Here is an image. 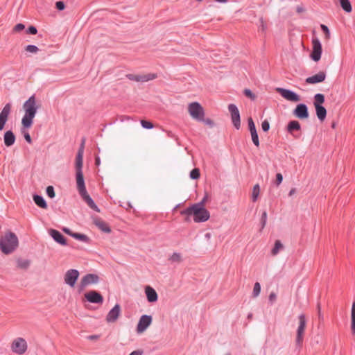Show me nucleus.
<instances>
[{"label": "nucleus", "instance_id": "b1692460", "mask_svg": "<svg viewBox=\"0 0 355 355\" xmlns=\"http://www.w3.org/2000/svg\"><path fill=\"white\" fill-rule=\"evenodd\" d=\"M139 83H146L156 79L157 75L155 73H143L139 74Z\"/></svg>", "mask_w": 355, "mask_h": 355}, {"label": "nucleus", "instance_id": "a211bd4d", "mask_svg": "<svg viewBox=\"0 0 355 355\" xmlns=\"http://www.w3.org/2000/svg\"><path fill=\"white\" fill-rule=\"evenodd\" d=\"M326 73L324 71H320L315 75L309 77L306 79V83L308 84H316L322 83L325 80Z\"/></svg>", "mask_w": 355, "mask_h": 355}, {"label": "nucleus", "instance_id": "6e6552de", "mask_svg": "<svg viewBox=\"0 0 355 355\" xmlns=\"http://www.w3.org/2000/svg\"><path fill=\"white\" fill-rule=\"evenodd\" d=\"M299 320V326L297 329V336H296V344L298 345H301L303 340V336L306 328V320L305 315L304 314H301L298 317Z\"/></svg>", "mask_w": 355, "mask_h": 355}, {"label": "nucleus", "instance_id": "0eeeda50", "mask_svg": "<svg viewBox=\"0 0 355 355\" xmlns=\"http://www.w3.org/2000/svg\"><path fill=\"white\" fill-rule=\"evenodd\" d=\"M276 92L288 101L296 103L301 101L300 96L291 90L277 87L276 88Z\"/></svg>", "mask_w": 355, "mask_h": 355}, {"label": "nucleus", "instance_id": "69168bd1", "mask_svg": "<svg viewBox=\"0 0 355 355\" xmlns=\"http://www.w3.org/2000/svg\"><path fill=\"white\" fill-rule=\"evenodd\" d=\"M207 123H211V121L210 120H207Z\"/></svg>", "mask_w": 355, "mask_h": 355}, {"label": "nucleus", "instance_id": "1a4fd4ad", "mask_svg": "<svg viewBox=\"0 0 355 355\" xmlns=\"http://www.w3.org/2000/svg\"><path fill=\"white\" fill-rule=\"evenodd\" d=\"M99 277L95 274H87L83 276L80 280L79 290L82 291L89 285L96 284L98 282Z\"/></svg>", "mask_w": 355, "mask_h": 355}, {"label": "nucleus", "instance_id": "393cba45", "mask_svg": "<svg viewBox=\"0 0 355 355\" xmlns=\"http://www.w3.org/2000/svg\"><path fill=\"white\" fill-rule=\"evenodd\" d=\"M316 115L320 121H323L327 115V110L322 105H316L315 107Z\"/></svg>", "mask_w": 355, "mask_h": 355}, {"label": "nucleus", "instance_id": "338daca9", "mask_svg": "<svg viewBox=\"0 0 355 355\" xmlns=\"http://www.w3.org/2000/svg\"><path fill=\"white\" fill-rule=\"evenodd\" d=\"M197 1H199V2H200V1H202V0H197Z\"/></svg>", "mask_w": 355, "mask_h": 355}, {"label": "nucleus", "instance_id": "c756f323", "mask_svg": "<svg viewBox=\"0 0 355 355\" xmlns=\"http://www.w3.org/2000/svg\"><path fill=\"white\" fill-rule=\"evenodd\" d=\"M342 8L347 12H351L352 10L351 3L349 0H340Z\"/></svg>", "mask_w": 355, "mask_h": 355}, {"label": "nucleus", "instance_id": "2f4dec72", "mask_svg": "<svg viewBox=\"0 0 355 355\" xmlns=\"http://www.w3.org/2000/svg\"><path fill=\"white\" fill-rule=\"evenodd\" d=\"M324 102V96L322 94H317L314 96V106L316 105H322V104Z\"/></svg>", "mask_w": 355, "mask_h": 355}, {"label": "nucleus", "instance_id": "13d9d810", "mask_svg": "<svg viewBox=\"0 0 355 355\" xmlns=\"http://www.w3.org/2000/svg\"><path fill=\"white\" fill-rule=\"evenodd\" d=\"M207 200V195L206 194L205 196L202 200V201L200 202H199L198 204H202V207H205V205L206 203Z\"/></svg>", "mask_w": 355, "mask_h": 355}, {"label": "nucleus", "instance_id": "de8ad7c7", "mask_svg": "<svg viewBox=\"0 0 355 355\" xmlns=\"http://www.w3.org/2000/svg\"><path fill=\"white\" fill-rule=\"evenodd\" d=\"M261 128L264 132H267L270 128L269 122L266 120L263 121L261 124Z\"/></svg>", "mask_w": 355, "mask_h": 355}, {"label": "nucleus", "instance_id": "8fccbe9b", "mask_svg": "<svg viewBox=\"0 0 355 355\" xmlns=\"http://www.w3.org/2000/svg\"><path fill=\"white\" fill-rule=\"evenodd\" d=\"M282 180H283L282 175L281 173H277L276 175V180H275L277 185L279 186L282 183Z\"/></svg>", "mask_w": 355, "mask_h": 355}, {"label": "nucleus", "instance_id": "680f3d73", "mask_svg": "<svg viewBox=\"0 0 355 355\" xmlns=\"http://www.w3.org/2000/svg\"><path fill=\"white\" fill-rule=\"evenodd\" d=\"M95 164L96 166H99L100 164H101V160H100V158L98 157H96V159H95Z\"/></svg>", "mask_w": 355, "mask_h": 355}, {"label": "nucleus", "instance_id": "72a5a7b5", "mask_svg": "<svg viewBox=\"0 0 355 355\" xmlns=\"http://www.w3.org/2000/svg\"><path fill=\"white\" fill-rule=\"evenodd\" d=\"M169 260L173 263H180L182 259L180 253L175 252L170 257Z\"/></svg>", "mask_w": 355, "mask_h": 355}, {"label": "nucleus", "instance_id": "bf43d9fd", "mask_svg": "<svg viewBox=\"0 0 355 355\" xmlns=\"http://www.w3.org/2000/svg\"><path fill=\"white\" fill-rule=\"evenodd\" d=\"M63 231H64L66 234H69V235H70V236H72V234H73V233L72 232H71V230H70L69 229H68V228H64V229H63Z\"/></svg>", "mask_w": 355, "mask_h": 355}, {"label": "nucleus", "instance_id": "20e7f679", "mask_svg": "<svg viewBox=\"0 0 355 355\" xmlns=\"http://www.w3.org/2000/svg\"><path fill=\"white\" fill-rule=\"evenodd\" d=\"M76 180L77 189L82 198L91 209L99 212L100 211L98 207L96 205L86 190L83 171L76 172Z\"/></svg>", "mask_w": 355, "mask_h": 355}, {"label": "nucleus", "instance_id": "6e6d98bb", "mask_svg": "<svg viewBox=\"0 0 355 355\" xmlns=\"http://www.w3.org/2000/svg\"><path fill=\"white\" fill-rule=\"evenodd\" d=\"M99 338L100 336L98 335H91L88 336V339L91 340H97Z\"/></svg>", "mask_w": 355, "mask_h": 355}, {"label": "nucleus", "instance_id": "4c0bfd02", "mask_svg": "<svg viewBox=\"0 0 355 355\" xmlns=\"http://www.w3.org/2000/svg\"><path fill=\"white\" fill-rule=\"evenodd\" d=\"M261 291V286L259 282H256L254 285L252 295L254 297H257Z\"/></svg>", "mask_w": 355, "mask_h": 355}, {"label": "nucleus", "instance_id": "9b49d317", "mask_svg": "<svg viewBox=\"0 0 355 355\" xmlns=\"http://www.w3.org/2000/svg\"><path fill=\"white\" fill-rule=\"evenodd\" d=\"M79 275V272L77 270L70 269L67 270L64 277L65 284L71 287H74Z\"/></svg>", "mask_w": 355, "mask_h": 355}, {"label": "nucleus", "instance_id": "5701e85b", "mask_svg": "<svg viewBox=\"0 0 355 355\" xmlns=\"http://www.w3.org/2000/svg\"><path fill=\"white\" fill-rule=\"evenodd\" d=\"M3 141L5 145L8 147L12 146L15 144V136L11 130H8L5 132Z\"/></svg>", "mask_w": 355, "mask_h": 355}, {"label": "nucleus", "instance_id": "864d4df0", "mask_svg": "<svg viewBox=\"0 0 355 355\" xmlns=\"http://www.w3.org/2000/svg\"><path fill=\"white\" fill-rule=\"evenodd\" d=\"M28 31L29 33H31L32 35H35L37 33V32L36 28L34 27V26H30L28 28Z\"/></svg>", "mask_w": 355, "mask_h": 355}, {"label": "nucleus", "instance_id": "c85d7f7f", "mask_svg": "<svg viewBox=\"0 0 355 355\" xmlns=\"http://www.w3.org/2000/svg\"><path fill=\"white\" fill-rule=\"evenodd\" d=\"M351 330L355 334V302L352 303L351 311Z\"/></svg>", "mask_w": 355, "mask_h": 355}, {"label": "nucleus", "instance_id": "ea45409f", "mask_svg": "<svg viewBox=\"0 0 355 355\" xmlns=\"http://www.w3.org/2000/svg\"><path fill=\"white\" fill-rule=\"evenodd\" d=\"M25 50L27 52H29L31 53H37L39 51V49L35 45H28L26 46Z\"/></svg>", "mask_w": 355, "mask_h": 355}, {"label": "nucleus", "instance_id": "3c124183", "mask_svg": "<svg viewBox=\"0 0 355 355\" xmlns=\"http://www.w3.org/2000/svg\"><path fill=\"white\" fill-rule=\"evenodd\" d=\"M267 214L264 211L261 216L262 228H263L266 223Z\"/></svg>", "mask_w": 355, "mask_h": 355}, {"label": "nucleus", "instance_id": "f3484780", "mask_svg": "<svg viewBox=\"0 0 355 355\" xmlns=\"http://www.w3.org/2000/svg\"><path fill=\"white\" fill-rule=\"evenodd\" d=\"M121 314V307L119 304H116L107 313L106 321L107 322H114Z\"/></svg>", "mask_w": 355, "mask_h": 355}, {"label": "nucleus", "instance_id": "c03bdc74", "mask_svg": "<svg viewBox=\"0 0 355 355\" xmlns=\"http://www.w3.org/2000/svg\"><path fill=\"white\" fill-rule=\"evenodd\" d=\"M46 193L51 198H53L55 197V194L54 189L52 186L47 187Z\"/></svg>", "mask_w": 355, "mask_h": 355}, {"label": "nucleus", "instance_id": "9d476101", "mask_svg": "<svg viewBox=\"0 0 355 355\" xmlns=\"http://www.w3.org/2000/svg\"><path fill=\"white\" fill-rule=\"evenodd\" d=\"M322 54V45L320 40L317 38H313L312 40V52L311 53V58L315 62L320 60Z\"/></svg>", "mask_w": 355, "mask_h": 355}, {"label": "nucleus", "instance_id": "5fc2aeb1", "mask_svg": "<svg viewBox=\"0 0 355 355\" xmlns=\"http://www.w3.org/2000/svg\"><path fill=\"white\" fill-rule=\"evenodd\" d=\"M276 294L275 293H271L269 295V300L272 302L276 300Z\"/></svg>", "mask_w": 355, "mask_h": 355}, {"label": "nucleus", "instance_id": "79ce46f5", "mask_svg": "<svg viewBox=\"0 0 355 355\" xmlns=\"http://www.w3.org/2000/svg\"><path fill=\"white\" fill-rule=\"evenodd\" d=\"M141 125L144 128L151 129L154 127L153 124L148 121L141 120Z\"/></svg>", "mask_w": 355, "mask_h": 355}, {"label": "nucleus", "instance_id": "f704fd0d", "mask_svg": "<svg viewBox=\"0 0 355 355\" xmlns=\"http://www.w3.org/2000/svg\"><path fill=\"white\" fill-rule=\"evenodd\" d=\"M72 237H73L76 239L84 241V242H87L89 240L88 237L86 235L78 234V233H73L72 234Z\"/></svg>", "mask_w": 355, "mask_h": 355}, {"label": "nucleus", "instance_id": "473e14b6", "mask_svg": "<svg viewBox=\"0 0 355 355\" xmlns=\"http://www.w3.org/2000/svg\"><path fill=\"white\" fill-rule=\"evenodd\" d=\"M260 193V187L258 184H255L253 187L252 192V200L253 202L257 201Z\"/></svg>", "mask_w": 355, "mask_h": 355}, {"label": "nucleus", "instance_id": "4468645a", "mask_svg": "<svg viewBox=\"0 0 355 355\" xmlns=\"http://www.w3.org/2000/svg\"><path fill=\"white\" fill-rule=\"evenodd\" d=\"M84 297L91 303L101 304L103 302V296L96 291H89L85 293Z\"/></svg>", "mask_w": 355, "mask_h": 355}, {"label": "nucleus", "instance_id": "0e129e2a", "mask_svg": "<svg viewBox=\"0 0 355 355\" xmlns=\"http://www.w3.org/2000/svg\"><path fill=\"white\" fill-rule=\"evenodd\" d=\"M215 1L217 2H219V3H226L227 1V0H215Z\"/></svg>", "mask_w": 355, "mask_h": 355}, {"label": "nucleus", "instance_id": "774afa93", "mask_svg": "<svg viewBox=\"0 0 355 355\" xmlns=\"http://www.w3.org/2000/svg\"><path fill=\"white\" fill-rule=\"evenodd\" d=\"M225 355H231V354H225Z\"/></svg>", "mask_w": 355, "mask_h": 355}, {"label": "nucleus", "instance_id": "f257e3e1", "mask_svg": "<svg viewBox=\"0 0 355 355\" xmlns=\"http://www.w3.org/2000/svg\"><path fill=\"white\" fill-rule=\"evenodd\" d=\"M39 107L40 106L37 105L34 95L31 96L23 104L24 114L21 119L22 132L24 134V139L29 144L32 143L31 137L29 133L24 130H28L32 126L33 119L36 116Z\"/></svg>", "mask_w": 355, "mask_h": 355}, {"label": "nucleus", "instance_id": "a18cd8bd", "mask_svg": "<svg viewBox=\"0 0 355 355\" xmlns=\"http://www.w3.org/2000/svg\"><path fill=\"white\" fill-rule=\"evenodd\" d=\"M127 78L130 80H132V81H135V82H137V83H139V74H128L127 75Z\"/></svg>", "mask_w": 355, "mask_h": 355}, {"label": "nucleus", "instance_id": "423d86ee", "mask_svg": "<svg viewBox=\"0 0 355 355\" xmlns=\"http://www.w3.org/2000/svg\"><path fill=\"white\" fill-rule=\"evenodd\" d=\"M12 351L17 354H24L28 348V345L23 338H17L11 343Z\"/></svg>", "mask_w": 355, "mask_h": 355}, {"label": "nucleus", "instance_id": "7c9ffc66", "mask_svg": "<svg viewBox=\"0 0 355 355\" xmlns=\"http://www.w3.org/2000/svg\"><path fill=\"white\" fill-rule=\"evenodd\" d=\"M17 267L21 269H27L30 266V261L27 259H19L17 261Z\"/></svg>", "mask_w": 355, "mask_h": 355}, {"label": "nucleus", "instance_id": "603ef678", "mask_svg": "<svg viewBox=\"0 0 355 355\" xmlns=\"http://www.w3.org/2000/svg\"><path fill=\"white\" fill-rule=\"evenodd\" d=\"M56 8L57 9L60 10H62L64 9V4L62 1H58L56 2Z\"/></svg>", "mask_w": 355, "mask_h": 355}, {"label": "nucleus", "instance_id": "7ed1b4c3", "mask_svg": "<svg viewBox=\"0 0 355 355\" xmlns=\"http://www.w3.org/2000/svg\"><path fill=\"white\" fill-rule=\"evenodd\" d=\"M181 214L193 216V220L196 223L205 222L210 217L209 211L202 207V204H193L187 209L182 210Z\"/></svg>", "mask_w": 355, "mask_h": 355}, {"label": "nucleus", "instance_id": "cd10ccee", "mask_svg": "<svg viewBox=\"0 0 355 355\" xmlns=\"http://www.w3.org/2000/svg\"><path fill=\"white\" fill-rule=\"evenodd\" d=\"M284 248L283 244L279 240H277L275 243L274 248L271 250L272 256H276Z\"/></svg>", "mask_w": 355, "mask_h": 355}, {"label": "nucleus", "instance_id": "58836bf2", "mask_svg": "<svg viewBox=\"0 0 355 355\" xmlns=\"http://www.w3.org/2000/svg\"><path fill=\"white\" fill-rule=\"evenodd\" d=\"M200 170L198 168H194L190 173V178L191 179L196 180L200 178Z\"/></svg>", "mask_w": 355, "mask_h": 355}, {"label": "nucleus", "instance_id": "e433bc0d", "mask_svg": "<svg viewBox=\"0 0 355 355\" xmlns=\"http://www.w3.org/2000/svg\"><path fill=\"white\" fill-rule=\"evenodd\" d=\"M245 96L252 101H254L257 98L256 95L249 89H245L243 91Z\"/></svg>", "mask_w": 355, "mask_h": 355}, {"label": "nucleus", "instance_id": "412c9836", "mask_svg": "<svg viewBox=\"0 0 355 355\" xmlns=\"http://www.w3.org/2000/svg\"><path fill=\"white\" fill-rule=\"evenodd\" d=\"M49 234L52 236V238L58 243L61 245H66V240L64 238L63 235L58 232V230L51 229L49 231Z\"/></svg>", "mask_w": 355, "mask_h": 355}, {"label": "nucleus", "instance_id": "a19ab883", "mask_svg": "<svg viewBox=\"0 0 355 355\" xmlns=\"http://www.w3.org/2000/svg\"><path fill=\"white\" fill-rule=\"evenodd\" d=\"M320 28H321V29L322 30V31L324 32V33L325 35V39L327 40H329V38H330V31H329L328 27L326 25L321 24L320 25Z\"/></svg>", "mask_w": 355, "mask_h": 355}, {"label": "nucleus", "instance_id": "2eb2a0df", "mask_svg": "<svg viewBox=\"0 0 355 355\" xmlns=\"http://www.w3.org/2000/svg\"><path fill=\"white\" fill-rule=\"evenodd\" d=\"M11 104L7 103L0 112V130H3L4 129L5 125L8 120V117L11 112Z\"/></svg>", "mask_w": 355, "mask_h": 355}, {"label": "nucleus", "instance_id": "f8f14e48", "mask_svg": "<svg viewBox=\"0 0 355 355\" xmlns=\"http://www.w3.org/2000/svg\"><path fill=\"white\" fill-rule=\"evenodd\" d=\"M153 318L150 315H143L137 324V332L138 334L144 333L147 328L151 324Z\"/></svg>", "mask_w": 355, "mask_h": 355}, {"label": "nucleus", "instance_id": "37998d69", "mask_svg": "<svg viewBox=\"0 0 355 355\" xmlns=\"http://www.w3.org/2000/svg\"><path fill=\"white\" fill-rule=\"evenodd\" d=\"M248 122L250 132H252L257 131L254 123L251 117L248 119Z\"/></svg>", "mask_w": 355, "mask_h": 355}, {"label": "nucleus", "instance_id": "bb28decb", "mask_svg": "<svg viewBox=\"0 0 355 355\" xmlns=\"http://www.w3.org/2000/svg\"><path fill=\"white\" fill-rule=\"evenodd\" d=\"M33 200H34V202H35V204L42 208V209H46L47 208V205H46V201L44 200V199L40 196H38V195H35L33 196Z\"/></svg>", "mask_w": 355, "mask_h": 355}, {"label": "nucleus", "instance_id": "49530a36", "mask_svg": "<svg viewBox=\"0 0 355 355\" xmlns=\"http://www.w3.org/2000/svg\"><path fill=\"white\" fill-rule=\"evenodd\" d=\"M259 22H260L259 29L262 32H265L267 28L266 23L263 21V19L262 18H261L259 19Z\"/></svg>", "mask_w": 355, "mask_h": 355}, {"label": "nucleus", "instance_id": "4d7b16f0", "mask_svg": "<svg viewBox=\"0 0 355 355\" xmlns=\"http://www.w3.org/2000/svg\"><path fill=\"white\" fill-rule=\"evenodd\" d=\"M129 355H142V351L135 350L131 352Z\"/></svg>", "mask_w": 355, "mask_h": 355}, {"label": "nucleus", "instance_id": "f03ea898", "mask_svg": "<svg viewBox=\"0 0 355 355\" xmlns=\"http://www.w3.org/2000/svg\"><path fill=\"white\" fill-rule=\"evenodd\" d=\"M19 247V239L11 231H6L0 237V250L5 254L14 252Z\"/></svg>", "mask_w": 355, "mask_h": 355}, {"label": "nucleus", "instance_id": "aec40b11", "mask_svg": "<svg viewBox=\"0 0 355 355\" xmlns=\"http://www.w3.org/2000/svg\"><path fill=\"white\" fill-rule=\"evenodd\" d=\"M145 293L146 295L147 300L149 302H155L157 301L158 295L156 291L150 286L145 287Z\"/></svg>", "mask_w": 355, "mask_h": 355}, {"label": "nucleus", "instance_id": "39448f33", "mask_svg": "<svg viewBox=\"0 0 355 355\" xmlns=\"http://www.w3.org/2000/svg\"><path fill=\"white\" fill-rule=\"evenodd\" d=\"M188 112L190 116L198 121H203L205 112L203 107L198 102H193L188 105Z\"/></svg>", "mask_w": 355, "mask_h": 355}, {"label": "nucleus", "instance_id": "09e8293b", "mask_svg": "<svg viewBox=\"0 0 355 355\" xmlns=\"http://www.w3.org/2000/svg\"><path fill=\"white\" fill-rule=\"evenodd\" d=\"M25 28L24 25L22 24H17L14 28L13 31L15 32H19L22 30H24Z\"/></svg>", "mask_w": 355, "mask_h": 355}, {"label": "nucleus", "instance_id": "c9c22d12", "mask_svg": "<svg viewBox=\"0 0 355 355\" xmlns=\"http://www.w3.org/2000/svg\"><path fill=\"white\" fill-rule=\"evenodd\" d=\"M253 144L257 146H259V137L257 131L250 132Z\"/></svg>", "mask_w": 355, "mask_h": 355}, {"label": "nucleus", "instance_id": "e2e57ef3", "mask_svg": "<svg viewBox=\"0 0 355 355\" xmlns=\"http://www.w3.org/2000/svg\"><path fill=\"white\" fill-rule=\"evenodd\" d=\"M318 316H319V318L322 319V313H321L320 305L318 306Z\"/></svg>", "mask_w": 355, "mask_h": 355}, {"label": "nucleus", "instance_id": "6ab92c4d", "mask_svg": "<svg viewBox=\"0 0 355 355\" xmlns=\"http://www.w3.org/2000/svg\"><path fill=\"white\" fill-rule=\"evenodd\" d=\"M83 152H84V146L83 144L81 146V147L79 148L76 157V163H75V167H76V172L77 171H83Z\"/></svg>", "mask_w": 355, "mask_h": 355}, {"label": "nucleus", "instance_id": "ddd939ff", "mask_svg": "<svg viewBox=\"0 0 355 355\" xmlns=\"http://www.w3.org/2000/svg\"><path fill=\"white\" fill-rule=\"evenodd\" d=\"M228 110L231 114V118L234 127L239 130L241 127L240 114L237 107L234 104L228 106Z\"/></svg>", "mask_w": 355, "mask_h": 355}, {"label": "nucleus", "instance_id": "052dcab7", "mask_svg": "<svg viewBox=\"0 0 355 355\" xmlns=\"http://www.w3.org/2000/svg\"><path fill=\"white\" fill-rule=\"evenodd\" d=\"M296 193V189L295 188H292L289 193H288V196H292L293 195H294L295 193Z\"/></svg>", "mask_w": 355, "mask_h": 355}, {"label": "nucleus", "instance_id": "dca6fc26", "mask_svg": "<svg viewBox=\"0 0 355 355\" xmlns=\"http://www.w3.org/2000/svg\"><path fill=\"white\" fill-rule=\"evenodd\" d=\"M293 114L300 119H306L309 118V112L307 106L305 104H298L293 110Z\"/></svg>", "mask_w": 355, "mask_h": 355}, {"label": "nucleus", "instance_id": "4be33fe9", "mask_svg": "<svg viewBox=\"0 0 355 355\" xmlns=\"http://www.w3.org/2000/svg\"><path fill=\"white\" fill-rule=\"evenodd\" d=\"M94 223L98 229H100L101 231L104 232L110 233L111 232V230L108 225L104 220L99 218H94Z\"/></svg>", "mask_w": 355, "mask_h": 355}, {"label": "nucleus", "instance_id": "a878e982", "mask_svg": "<svg viewBox=\"0 0 355 355\" xmlns=\"http://www.w3.org/2000/svg\"><path fill=\"white\" fill-rule=\"evenodd\" d=\"M301 128L300 124L297 121H291L288 123L287 125V130L291 134H293V132L295 130H300Z\"/></svg>", "mask_w": 355, "mask_h": 355}]
</instances>
